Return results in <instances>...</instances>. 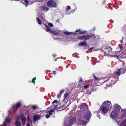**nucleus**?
<instances>
[{
  "mask_svg": "<svg viewBox=\"0 0 126 126\" xmlns=\"http://www.w3.org/2000/svg\"><path fill=\"white\" fill-rule=\"evenodd\" d=\"M114 106L115 107L114 110L111 111V113L110 115V116L112 118H115L118 115V114L120 112H121V115L123 113V111L124 109L123 110H122V109L121 107L119 105H118L117 104H115L114 105ZM121 117L120 118L116 120V122L119 125L120 124V123L119 122L121 120Z\"/></svg>",
  "mask_w": 126,
  "mask_h": 126,
  "instance_id": "1",
  "label": "nucleus"
},
{
  "mask_svg": "<svg viewBox=\"0 0 126 126\" xmlns=\"http://www.w3.org/2000/svg\"><path fill=\"white\" fill-rule=\"evenodd\" d=\"M73 111H71L69 116L65 120L64 123V126H71L74 123L75 118L74 116L72 114Z\"/></svg>",
  "mask_w": 126,
  "mask_h": 126,
  "instance_id": "2",
  "label": "nucleus"
},
{
  "mask_svg": "<svg viewBox=\"0 0 126 126\" xmlns=\"http://www.w3.org/2000/svg\"><path fill=\"white\" fill-rule=\"evenodd\" d=\"M21 104L22 102H19L13 104L11 108L8 111V113L9 114L15 115L17 109L21 106Z\"/></svg>",
  "mask_w": 126,
  "mask_h": 126,
  "instance_id": "3",
  "label": "nucleus"
},
{
  "mask_svg": "<svg viewBox=\"0 0 126 126\" xmlns=\"http://www.w3.org/2000/svg\"><path fill=\"white\" fill-rule=\"evenodd\" d=\"M92 114L90 111H89L87 113L84 115V118L86 121L83 120H79L78 122V124L83 126L84 125H86V124L89 123L90 119L91 116Z\"/></svg>",
  "mask_w": 126,
  "mask_h": 126,
  "instance_id": "4",
  "label": "nucleus"
},
{
  "mask_svg": "<svg viewBox=\"0 0 126 126\" xmlns=\"http://www.w3.org/2000/svg\"><path fill=\"white\" fill-rule=\"evenodd\" d=\"M110 109L105 106H102L101 109V110L96 111L95 112V113L97 115V116L99 119H100V114H103V115H105V114L108 112V110Z\"/></svg>",
  "mask_w": 126,
  "mask_h": 126,
  "instance_id": "5",
  "label": "nucleus"
},
{
  "mask_svg": "<svg viewBox=\"0 0 126 126\" xmlns=\"http://www.w3.org/2000/svg\"><path fill=\"white\" fill-rule=\"evenodd\" d=\"M49 8H38L37 10L38 13L37 16L38 17L41 18L42 20H45L43 17L44 16L43 14L45 12H47Z\"/></svg>",
  "mask_w": 126,
  "mask_h": 126,
  "instance_id": "6",
  "label": "nucleus"
},
{
  "mask_svg": "<svg viewBox=\"0 0 126 126\" xmlns=\"http://www.w3.org/2000/svg\"><path fill=\"white\" fill-rule=\"evenodd\" d=\"M107 78H105L104 79V82H106L108 80H109L110 84L111 85L114 84L118 80V78L116 79L113 77L110 78L108 79Z\"/></svg>",
  "mask_w": 126,
  "mask_h": 126,
  "instance_id": "7",
  "label": "nucleus"
},
{
  "mask_svg": "<svg viewBox=\"0 0 126 126\" xmlns=\"http://www.w3.org/2000/svg\"><path fill=\"white\" fill-rule=\"evenodd\" d=\"M43 25H44L46 28V29H45L47 32H50L51 33L55 35H58L59 34V33L58 32L56 31H54L51 29L47 25L45 24H43Z\"/></svg>",
  "mask_w": 126,
  "mask_h": 126,
  "instance_id": "8",
  "label": "nucleus"
},
{
  "mask_svg": "<svg viewBox=\"0 0 126 126\" xmlns=\"http://www.w3.org/2000/svg\"><path fill=\"white\" fill-rule=\"evenodd\" d=\"M80 108L82 111H86L87 112V113L90 111L88 110V105L85 103L81 104L80 106Z\"/></svg>",
  "mask_w": 126,
  "mask_h": 126,
  "instance_id": "9",
  "label": "nucleus"
},
{
  "mask_svg": "<svg viewBox=\"0 0 126 126\" xmlns=\"http://www.w3.org/2000/svg\"><path fill=\"white\" fill-rule=\"evenodd\" d=\"M102 105L107 107L109 109H110L112 107L111 103L109 101H107L104 102L103 103Z\"/></svg>",
  "mask_w": 126,
  "mask_h": 126,
  "instance_id": "10",
  "label": "nucleus"
},
{
  "mask_svg": "<svg viewBox=\"0 0 126 126\" xmlns=\"http://www.w3.org/2000/svg\"><path fill=\"white\" fill-rule=\"evenodd\" d=\"M11 119L9 117V116L6 118L5 121L3 122V124L1 125L0 126H6L7 124L10 123L11 121Z\"/></svg>",
  "mask_w": 126,
  "mask_h": 126,
  "instance_id": "11",
  "label": "nucleus"
},
{
  "mask_svg": "<svg viewBox=\"0 0 126 126\" xmlns=\"http://www.w3.org/2000/svg\"><path fill=\"white\" fill-rule=\"evenodd\" d=\"M92 36L91 35H86L83 36H80L78 38V40H82L86 41L89 39H90Z\"/></svg>",
  "mask_w": 126,
  "mask_h": 126,
  "instance_id": "12",
  "label": "nucleus"
},
{
  "mask_svg": "<svg viewBox=\"0 0 126 126\" xmlns=\"http://www.w3.org/2000/svg\"><path fill=\"white\" fill-rule=\"evenodd\" d=\"M47 4V5L49 7H55L56 5L54 1L51 0L48 1Z\"/></svg>",
  "mask_w": 126,
  "mask_h": 126,
  "instance_id": "13",
  "label": "nucleus"
},
{
  "mask_svg": "<svg viewBox=\"0 0 126 126\" xmlns=\"http://www.w3.org/2000/svg\"><path fill=\"white\" fill-rule=\"evenodd\" d=\"M54 111V109H51L49 111H47L46 113L47 114L46 116V118H48L50 116H51L52 114V113Z\"/></svg>",
  "mask_w": 126,
  "mask_h": 126,
  "instance_id": "14",
  "label": "nucleus"
},
{
  "mask_svg": "<svg viewBox=\"0 0 126 126\" xmlns=\"http://www.w3.org/2000/svg\"><path fill=\"white\" fill-rule=\"evenodd\" d=\"M41 115H40L37 114L34 115L33 117V120L34 121H36L39 120L41 118Z\"/></svg>",
  "mask_w": 126,
  "mask_h": 126,
  "instance_id": "15",
  "label": "nucleus"
},
{
  "mask_svg": "<svg viewBox=\"0 0 126 126\" xmlns=\"http://www.w3.org/2000/svg\"><path fill=\"white\" fill-rule=\"evenodd\" d=\"M76 10V9H74L73 8H67L65 13L66 14H70L71 12L73 13Z\"/></svg>",
  "mask_w": 126,
  "mask_h": 126,
  "instance_id": "16",
  "label": "nucleus"
},
{
  "mask_svg": "<svg viewBox=\"0 0 126 126\" xmlns=\"http://www.w3.org/2000/svg\"><path fill=\"white\" fill-rule=\"evenodd\" d=\"M69 101H67L61 107V108L62 110H63L65 109L69 105Z\"/></svg>",
  "mask_w": 126,
  "mask_h": 126,
  "instance_id": "17",
  "label": "nucleus"
},
{
  "mask_svg": "<svg viewBox=\"0 0 126 126\" xmlns=\"http://www.w3.org/2000/svg\"><path fill=\"white\" fill-rule=\"evenodd\" d=\"M75 33L78 32L79 33H80L81 34H83L85 33L86 32V31H82L80 29H77L75 31Z\"/></svg>",
  "mask_w": 126,
  "mask_h": 126,
  "instance_id": "18",
  "label": "nucleus"
},
{
  "mask_svg": "<svg viewBox=\"0 0 126 126\" xmlns=\"http://www.w3.org/2000/svg\"><path fill=\"white\" fill-rule=\"evenodd\" d=\"M104 48L108 50L110 52L111 51L112 48L108 46L104 45L103 47Z\"/></svg>",
  "mask_w": 126,
  "mask_h": 126,
  "instance_id": "19",
  "label": "nucleus"
},
{
  "mask_svg": "<svg viewBox=\"0 0 126 126\" xmlns=\"http://www.w3.org/2000/svg\"><path fill=\"white\" fill-rule=\"evenodd\" d=\"M126 117V109H124L123 111V113L121 115V118H123Z\"/></svg>",
  "mask_w": 126,
  "mask_h": 126,
  "instance_id": "20",
  "label": "nucleus"
},
{
  "mask_svg": "<svg viewBox=\"0 0 126 126\" xmlns=\"http://www.w3.org/2000/svg\"><path fill=\"white\" fill-rule=\"evenodd\" d=\"M124 118H126V117ZM120 124V126H126V119L123 120Z\"/></svg>",
  "mask_w": 126,
  "mask_h": 126,
  "instance_id": "21",
  "label": "nucleus"
},
{
  "mask_svg": "<svg viewBox=\"0 0 126 126\" xmlns=\"http://www.w3.org/2000/svg\"><path fill=\"white\" fill-rule=\"evenodd\" d=\"M25 117H24V115L23 114H20V115L17 117V119L18 120L20 119L21 120L24 118Z\"/></svg>",
  "mask_w": 126,
  "mask_h": 126,
  "instance_id": "22",
  "label": "nucleus"
},
{
  "mask_svg": "<svg viewBox=\"0 0 126 126\" xmlns=\"http://www.w3.org/2000/svg\"><path fill=\"white\" fill-rule=\"evenodd\" d=\"M15 126H21V123L20 122L17 120L15 122Z\"/></svg>",
  "mask_w": 126,
  "mask_h": 126,
  "instance_id": "23",
  "label": "nucleus"
},
{
  "mask_svg": "<svg viewBox=\"0 0 126 126\" xmlns=\"http://www.w3.org/2000/svg\"><path fill=\"white\" fill-rule=\"evenodd\" d=\"M120 70L121 73H124L126 71V66H125L124 68H122L120 69Z\"/></svg>",
  "mask_w": 126,
  "mask_h": 126,
  "instance_id": "24",
  "label": "nucleus"
},
{
  "mask_svg": "<svg viewBox=\"0 0 126 126\" xmlns=\"http://www.w3.org/2000/svg\"><path fill=\"white\" fill-rule=\"evenodd\" d=\"M78 45L83 46H86L87 45V44L85 42H83L79 43Z\"/></svg>",
  "mask_w": 126,
  "mask_h": 126,
  "instance_id": "25",
  "label": "nucleus"
},
{
  "mask_svg": "<svg viewBox=\"0 0 126 126\" xmlns=\"http://www.w3.org/2000/svg\"><path fill=\"white\" fill-rule=\"evenodd\" d=\"M27 121L28 123H30L32 124V121L31 119L30 118L29 116H28L27 117Z\"/></svg>",
  "mask_w": 126,
  "mask_h": 126,
  "instance_id": "26",
  "label": "nucleus"
},
{
  "mask_svg": "<svg viewBox=\"0 0 126 126\" xmlns=\"http://www.w3.org/2000/svg\"><path fill=\"white\" fill-rule=\"evenodd\" d=\"M36 22L39 24L41 25L42 24L41 20L38 17H37L36 18Z\"/></svg>",
  "mask_w": 126,
  "mask_h": 126,
  "instance_id": "27",
  "label": "nucleus"
},
{
  "mask_svg": "<svg viewBox=\"0 0 126 126\" xmlns=\"http://www.w3.org/2000/svg\"><path fill=\"white\" fill-rule=\"evenodd\" d=\"M22 121V124L23 125H25L26 120V117H25L24 118L22 119L21 120Z\"/></svg>",
  "mask_w": 126,
  "mask_h": 126,
  "instance_id": "28",
  "label": "nucleus"
},
{
  "mask_svg": "<svg viewBox=\"0 0 126 126\" xmlns=\"http://www.w3.org/2000/svg\"><path fill=\"white\" fill-rule=\"evenodd\" d=\"M70 35H73L74 36H76L77 35V33H75V32H70Z\"/></svg>",
  "mask_w": 126,
  "mask_h": 126,
  "instance_id": "29",
  "label": "nucleus"
},
{
  "mask_svg": "<svg viewBox=\"0 0 126 126\" xmlns=\"http://www.w3.org/2000/svg\"><path fill=\"white\" fill-rule=\"evenodd\" d=\"M53 39H54V40H57L59 41H61L62 40V39H61L59 38H55L54 37V36H53Z\"/></svg>",
  "mask_w": 126,
  "mask_h": 126,
  "instance_id": "30",
  "label": "nucleus"
},
{
  "mask_svg": "<svg viewBox=\"0 0 126 126\" xmlns=\"http://www.w3.org/2000/svg\"><path fill=\"white\" fill-rule=\"evenodd\" d=\"M70 32L65 31L63 32V33L66 35H70Z\"/></svg>",
  "mask_w": 126,
  "mask_h": 126,
  "instance_id": "31",
  "label": "nucleus"
},
{
  "mask_svg": "<svg viewBox=\"0 0 126 126\" xmlns=\"http://www.w3.org/2000/svg\"><path fill=\"white\" fill-rule=\"evenodd\" d=\"M120 73H121V72L120 69H118L116 72V75L118 76H119L120 75Z\"/></svg>",
  "mask_w": 126,
  "mask_h": 126,
  "instance_id": "32",
  "label": "nucleus"
},
{
  "mask_svg": "<svg viewBox=\"0 0 126 126\" xmlns=\"http://www.w3.org/2000/svg\"><path fill=\"white\" fill-rule=\"evenodd\" d=\"M24 3L25 4L26 7H27L28 5V2L27 0H25L24 1Z\"/></svg>",
  "mask_w": 126,
  "mask_h": 126,
  "instance_id": "33",
  "label": "nucleus"
},
{
  "mask_svg": "<svg viewBox=\"0 0 126 126\" xmlns=\"http://www.w3.org/2000/svg\"><path fill=\"white\" fill-rule=\"evenodd\" d=\"M69 94L67 93H66V94H65L64 95V100H65L66 99L67 96L69 95Z\"/></svg>",
  "mask_w": 126,
  "mask_h": 126,
  "instance_id": "34",
  "label": "nucleus"
},
{
  "mask_svg": "<svg viewBox=\"0 0 126 126\" xmlns=\"http://www.w3.org/2000/svg\"><path fill=\"white\" fill-rule=\"evenodd\" d=\"M32 108L33 109L35 110L38 108V106L36 105H33L32 106Z\"/></svg>",
  "mask_w": 126,
  "mask_h": 126,
  "instance_id": "35",
  "label": "nucleus"
},
{
  "mask_svg": "<svg viewBox=\"0 0 126 126\" xmlns=\"http://www.w3.org/2000/svg\"><path fill=\"white\" fill-rule=\"evenodd\" d=\"M94 77L95 80L97 81H98L100 80V79L99 78L96 77L95 76H94Z\"/></svg>",
  "mask_w": 126,
  "mask_h": 126,
  "instance_id": "36",
  "label": "nucleus"
},
{
  "mask_svg": "<svg viewBox=\"0 0 126 126\" xmlns=\"http://www.w3.org/2000/svg\"><path fill=\"white\" fill-rule=\"evenodd\" d=\"M36 77H35V78H33L32 79V82L34 84H35V81L36 80Z\"/></svg>",
  "mask_w": 126,
  "mask_h": 126,
  "instance_id": "37",
  "label": "nucleus"
},
{
  "mask_svg": "<svg viewBox=\"0 0 126 126\" xmlns=\"http://www.w3.org/2000/svg\"><path fill=\"white\" fill-rule=\"evenodd\" d=\"M108 57H110V56L111 57H116L117 56L115 55H108Z\"/></svg>",
  "mask_w": 126,
  "mask_h": 126,
  "instance_id": "38",
  "label": "nucleus"
},
{
  "mask_svg": "<svg viewBox=\"0 0 126 126\" xmlns=\"http://www.w3.org/2000/svg\"><path fill=\"white\" fill-rule=\"evenodd\" d=\"M106 1V0H102V5L105 3Z\"/></svg>",
  "mask_w": 126,
  "mask_h": 126,
  "instance_id": "39",
  "label": "nucleus"
},
{
  "mask_svg": "<svg viewBox=\"0 0 126 126\" xmlns=\"http://www.w3.org/2000/svg\"><path fill=\"white\" fill-rule=\"evenodd\" d=\"M48 25L51 27H52L53 26V24L51 23H48Z\"/></svg>",
  "mask_w": 126,
  "mask_h": 126,
  "instance_id": "40",
  "label": "nucleus"
},
{
  "mask_svg": "<svg viewBox=\"0 0 126 126\" xmlns=\"http://www.w3.org/2000/svg\"><path fill=\"white\" fill-rule=\"evenodd\" d=\"M61 94L60 93L58 94L57 95V98H59L61 97Z\"/></svg>",
  "mask_w": 126,
  "mask_h": 126,
  "instance_id": "41",
  "label": "nucleus"
},
{
  "mask_svg": "<svg viewBox=\"0 0 126 126\" xmlns=\"http://www.w3.org/2000/svg\"><path fill=\"white\" fill-rule=\"evenodd\" d=\"M89 84H87V85H84L83 86L84 88L85 89H86L88 88L89 86Z\"/></svg>",
  "mask_w": 126,
  "mask_h": 126,
  "instance_id": "42",
  "label": "nucleus"
},
{
  "mask_svg": "<svg viewBox=\"0 0 126 126\" xmlns=\"http://www.w3.org/2000/svg\"><path fill=\"white\" fill-rule=\"evenodd\" d=\"M57 100H55L52 103L53 104H54L55 103H56V104H57Z\"/></svg>",
  "mask_w": 126,
  "mask_h": 126,
  "instance_id": "43",
  "label": "nucleus"
},
{
  "mask_svg": "<svg viewBox=\"0 0 126 126\" xmlns=\"http://www.w3.org/2000/svg\"><path fill=\"white\" fill-rule=\"evenodd\" d=\"M64 90H62L60 92V93L61 94H62L64 92Z\"/></svg>",
  "mask_w": 126,
  "mask_h": 126,
  "instance_id": "44",
  "label": "nucleus"
},
{
  "mask_svg": "<svg viewBox=\"0 0 126 126\" xmlns=\"http://www.w3.org/2000/svg\"><path fill=\"white\" fill-rule=\"evenodd\" d=\"M94 48V47H92L91 48H89L88 49V50H89L90 51H92V49H93Z\"/></svg>",
  "mask_w": 126,
  "mask_h": 126,
  "instance_id": "45",
  "label": "nucleus"
},
{
  "mask_svg": "<svg viewBox=\"0 0 126 126\" xmlns=\"http://www.w3.org/2000/svg\"><path fill=\"white\" fill-rule=\"evenodd\" d=\"M104 55L105 56H106L107 55H108V54H107L106 52V51H105L104 52Z\"/></svg>",
  "mask_w": 126,
  "mask_h": 126,
  "instance_id": "46",
  "label": "nucleus"
},
{
  "mask_svg": "<svg viewBox=\"0 0 126 126\" xmlns=\"http://www.w3.org/2000/svg\"><path fill=\"white\" fill-rule=\"evenodd\" d=\"M82 78H80V80H79V82H82Z\"/></svg>",
  "mask_w": 126,
  "mask_h": 126,
  "instance_id": "47",
  "label": "nucleus"
},
{
  "mask_svg": "<svg viewBox=\"0 0 126 126\" xmlns=\"http://www.w3.org/2000/svg\"><path fill=\"white\" fill-rule=\"evenodd\" d=\"M92 37H93L94 38H96V36L94 34H93L92 36Z\"/></svg>",
  "mask_w": 126,
  "mask_h": 126,
  "instance_id": "48",
  "label": "nucleus"
},
{
  "mask_svg": "<svg viewBox=\"0 0 126 126\" xmlns=\"http://www.w3.org/2000/svg\"><path fill=\"white\" fill-rule=\"evenodd\" d=\"M26 126H30V123H28L27 124V125Z\"/></svg>",
  "mask_w": 126,
  "mask_h": 126,
  "instance_id": "49",
  "label": "nucleus"
},
{
  "mask_svg": "<svg viewBox=\"0 0 126 126\" xmlns=\"http://www.w3.org/2000/svg\"><path fill=\"white\" fill-rule=\"evenodd\" d=\"M56 72L55 71H54L53 72V73H52V74H54L55 75L56 74Z\"/></svg>",
  "mask_w": 126,
  "mask_h": 126,
  "instance_id": "50",
  "label": "nucleus"
},
{
  "mask_svg": "<svg viewBox=\"0 0 126 126\" xmlns=\"http://www.w3.org/2000/svg\"><path fill=\"white\" fill-rule=\"evenodd\" d=\"M89 48V47L88 46H86L85 47V49H87V48Z\"/></svg>",
  "mask_w": 126,
  "mask_h": 126,
  "instance_id": "51",
  "label": "nucleus"
},
{
  "mask_svg": "<svg viewBox=\"0 0 126 126\" xmlns=\"http://www.w3.org/2000/svg\"><path fill=\"white\" fill-rule=\"evenodd\" d=\"M56 107H57L56 106H55L54 107V109H57Z\"/></svg>",
  "mask_w": 126,
  "mask_h": 126,
  "instance_id": "52",
  "label": "nucleus"
},
{
  "mask_svg": "<svg viewBox=\"0 0 126 126\" xmlns=\"http://www.w3.org/2000/svg\"><path fill=\"white\" fill-rule=\"evenodd\" d=\"M124 64H125V63L124 62H123L122 65L123 66H124Z\"/></svg>",
  "mask_w": 126,
  "mask_h": 126,
  "instance_id": "53",
  "label": "nucleus"
},
{
  "mask_svg": "<svg viewBox=\"0 0 126 126\" xmlns=\"http://www.w3.org/2000/svg\"><path fill=\"white\" fill-rule=\"evenodd\" d=\"M66 8H70V7L69 6H67Z\"/></svg>",
  "mask_w": 126,
  "mask_h": 126,
  "instance_id": "54",
  "label": "nucleus"
},
{
  "mask_svg": "<svg viewBox=\"0 0 126 126\" xmlns=\"http://www.w3.org/2000/svg\"><path fill=\"white\" fill-rule=\"evenodd\" d=\"M95 28H94H94H93L92 30H93V31H94V30H95Z\"/></svg>",
  "mask_w": 126,
  "mask_h": 126,
  "instance_id": "55",
  "label": "nucleus"
},
{
  "mask_svg": "<svg viewBox=\"0 0 126 126\" xmlns=\"http://www.w3.org/2000/svg\"><path fill=\"white\" fill-rule=\"evenodd\" d=\"M123 42V41H122L120 40V43H122V42Z\"/></svg>",
  "mask_w": 126,
  "mask_h": 126,
  "instance_id": "56",
  "label": "nucleus"
},
{
  "mask_svg": "<svg viewBox=\"0 0 126 126\" xmlns=\"http://www.w3.org/2000/svg\"><path fill=\"white\" fill-rule=\"evenodd\" d=\"M110 7H111V8H112V7L111 6H109V8H110Z\"/></svg>",
  "mask_w": 126,
  "mask_h": 126,
  "instance_id": "57",
  "label": "nucleus"
},
{
  "mask_svg": "<svg viewBox=\"0 0 126 126\" xmlns=\"http://www.w3.org/2000/svg\"><path fill=\"white\" fill-rule=\"evenodd\" d=\"M75 109H76V108H77L76 106H75Z\"/></svg>",
  "mask_w": 126,
  "mask_h": 126,
  "instance_id": "58",
  "label": "nucleus"
},
{
  "mask_svg": "<svg viewBox=\"0 0 126 126\" xmlns=\"http://www.w3.org/2000/svg\"><path fill=\"white\" fill-rule=\"evenodd\" d=\"M52 55H53V56H56V55H54L53 54H52Z\"/></svg>",
  "mask_w": 126,
  "mask_h": 126,
  "instance_id": "59",
  "label": "nucleus"
},
{
  "mask_svg": "<svg viewBox=\"0 0 126 126\" xmlns=\"http://www.w3.org/2000/svg\"><path fill=\"white\" fill-rule=\"evenodd\" d=\"M59 32H61V31H60V30H59L58 31Z\"/></svg>",
  "mask_w": 126,
  "mask_h": 126,
  "instance_id": "60",
  "label": "nucleus"
},
{
  "mask_svg": "<svg viewBox=\"0 0 126 126\" xmlns=\"http://www.w3.org/2000/svg\"><path fill=\"white\" fill-rule=\"evenodd\" d=\"M57 68H56V70H57Z\"/></svg>",
  "mask_w": 126,
  "mask_h": 126,
  "instance_id": "61",
  "label": "nucleus"
},
{
  "mask_svg": "<svg viewBox=\"0 0 126 126\" xmlns=\"http://www.w3.org/2000/svg\"><path fill=\"white\" fill-rule=\"evenodd\" d=\"M101 51H104L103 50V49H102V50H101Z\"/></svg>",
  "mask_w": 126,
  "mask_h": 126,
  "instance_id": "62",
  "label": "nucleus"
},
{
  "mask_svg": "<svg viewBox=\"0 0 126 126\" xmlns=\"http://www.w3.org/2000/svg\"><path fill=\"white\" fill-rule=\"evenodd\" d=\"M123 38H122V40H123Z\"/></svg>",
  "mask_w": 126,
  "mask_h": 126,
  "instance_id": "63",
  "label": "nucleus"
},
{
  "mask_svg": "<svg viewBox=\"0 0 126 126\" xmlns=\"http://www.w3.org/2000/svg\"><path fill=\"white\" fill-rule=\"evenodd\" d=\"M45 8L44 7H43V8Z\"/></svg>",
  "mask_w": 126,
  "mask_h": 126,
  "instance_id": "64",
  "label": "nucleus"
}]
</instances>
